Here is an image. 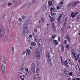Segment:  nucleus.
I'll return each mask as SVG.
<instances>
[{"label":"nucleus","mask_w":80,"mask_h":80,"mask_svg":"<svg viewBox=\"0 0 80 80\" xmlns=\"http://www.w3.org/2000/svg\"><path fill=\"white\" fill-rule=\"evenodd\" d=\"M27 7V6L26 5H24L23 6H22V8H25Z\"/></svg>","instance_id":"36"},{"label":"nucleus","mask_w":80,"mask_h":80,"mask_svg":"<svg viewBox=\"0 0 80 80\" xmlns=\"http://www.w3.org/2000/svg\"><path fill=\"white\" fill-rule=\"evenodd\" d=\"M77 58L78 59V61H79V62H80V56H79V54H78L77 55Z\"/></svg>","instance_id":"18"},{"label":"nucleus","mask_w":80,"mask_h":80,"mask_svg":"<svg viewBox=\"0 0 80 80\" xmlns=\"http://www.w3.org/2000/svg\"><path fill=\"white\" fill-rule=\"evenodd\" d=\"M36 72L37 73H40V69H36Z\"/></svg>","instance_id":"17"},{"label":"nucleus","mask_w":80,"mask_h":80,"mask_svg":"<svg viewBox=\"0 0 80 80\" xmlns=\"http://www.w3.org/2000/svg\"><path fill=\"white\" fill-rule=\"evenodd\" d=\"M46 59L48 63L51 65V58H50V52L48 51H47L46 52Z\"/></svg>","instance_id":"2"},{"label":"nucleus","mask_w":80,"mask_h":80,"mask_svg":"<svg viewBox=\"0 0 80 80\" xmlns=\"http://www.w3.org/2000/svg\"><path fill=\"white\" fill-rule=\"evenodd\" d=\"M65 17V14H61L60 15V16H59L58 17V18H59V19H61V18H64Z\"/></svg>","instance_id":"9"},{"label":"nucleus","mask_w":80,"mask_h":80,"mask_svg":"<svg viewBox=\"0 0 80 80\" xmlns=\"http://www.w3.org/2000/svg\"><path fill=\"white\" fill-rule=\"evenodd\" d=\"M29 37H30V38H32V35H29Z\"/></svg>","instance_id":"44"},{"label":"nucleus","mask_w":80,"mask_h":80,"mask_svg":"<svg viewBox=\"0 0 80 80\" xmlns=\"http://www.w3.org/2000/svg\"><path fill=\"white\" fill-rule=\"evenodd\" d=\"M38 42V43L39 45H41L42 43V39H39Z\"/></svg>","instance_id":"11"},{"label":"nucleus","mask_w":80,"mask_h":80,"mask_svg":"<svg viewBox=\"0 0 80 80\" xmlns=\"http://www.w3.org/2000/svg\"><path fill=\"white\" fill-rule=\"evenodd\" d=\"M78 73H80V71L79 70H78Z\"/></svg>","instance_id":"59"},{"label":"nucleus","mask_w":80,"mask_h":80,"mask_svg":"<svg viewBox=\"0 0 80 80\" xmlns=\"http://www.w3.org/2000/svg\"><path fill=\"white\" fill-rule=\"evenodd\" d=\"M51 15L52 16V17H54L55 15H56V13H53V12H51Z\"/></svg>","instance_id":"22"},{"label":"nucleus","mask_w":80,"mask_h":80,"mask_svg":"<svg viewBox=\"0 0 80 80\" xmlns=\"http://www.w3.org/2000/svg\"><path fill=\"white\" fill-rule=\"evenodd\" d=\"M58 41H60V38L59 37V38H58Z\"/></svg>","instance_id":"58"},{"label":"nucleus","mask_w":80,"mask_h":80,"mask_svg":"<svg viewBox=\"0 0 80 80\" xmlns=\"http://www.w3.org/2000/svg\"><path fill=\"white\" fill-rule=\"evenodd\" d=\"M78 12H76L75 13V15H78Z\"/></svg>","instance_id":"54"},{"label":"nucleus","mask_w":80,"mask_h":80,"mask_svg":"<svg viewBox=\"0 0 80 80\" xmlns=\"http://www.w3.org/2000/svg\"><path fill=\"white\" fill-rule=\"evenodd\" d=\"M68 43L67 41V40H65L64 41V44L65 45H67Z\"/></svg>","instance_id":"26"},{"label":"nucleus","mask_w":80,"mask_h":80,"mask_svg":"<svg viewBox=\"0 0 80 80\" xmlns=\"http://www.w3.org/2000/svg\"><path fill=\"white\" fill-rule=\"evenodd\" d=\"M26 53V51H23L22 53V55H25Z\"/></svg>","instance_id":"29"},{"label":"nucleus","mask_w":80,"mask_h":80,"mask_svg":"<svg viewBox=\"0 0 80 80\" xmlns=\"http://www.w3.org/2000/svg\"><path fill=\"white\" fill-rule=\"evenodd\" d=\"M66 48L68 49V50H69V46H68V45H67L66 46Z\"/></svg>","instance_id":"30"},{"label":"nucleus","mask_w":80,"mask_h":80,"mask_svg":"<svg viewBox=\"0 0 80 80\" xmlns=\"http://www.w3.org/2000/svg\"><path fill=\"white\" fill-rule=\"evenodd\" d=\"M55 37H56V36L55 35H53L52 37L51 38V41H52V40H53V39H54V38H55Z\"/></svg>","instance_id":"20"},{"label":"nucleus","mask_w":80,"mask_h":80,"mask_svg":"<svg viewBox=\"0 0 80 80\" xmlns=\"http://www.w3.org/2000/svg\"><path fill=\"white\" fill-rule=\"evenodd\" d=\"M76 80H80V79L79 78H76Z\"/></svg>","instance_id":"56"},{"label":"nucleus","mask_w":80,"mask_h":80,"mask_svg":"<svg viewBox=\"0 0 80 80\" xmlns=\"http://www.w3.org/2000/svg\"><path fill=\"white\" fill-rule=\"evenodd\" d=\"M75 60L77 61V58H75Z\"/></svg>","instance_id":"62"},{"label":"nucleus","mask_w":80,"mask_h":80,"mask_svg":"<svg viewBox=\"0 0 80 80\" xmlns=\"http://www.w3.org/2000/svg\"><path fill=\"white\" fill-rule=\"evenodd\" d=\"M76 15L75 14H74V15H72L71 16V18H74V17H75V16Z\"/></svg>","instance_id":"37"},{"label":"nucleus","mask_w":80,"mask_h":80,"mask_svg":"<svg viewBox=\"0 0 80 80\" xmlns=\"http://www.w3.org/2000/svg\"><path fill=\"white\" fill-rule=\"evenodd\" d=\"M73 14H74V12H72L71 16L73 15Z\"/></svg>","instance_id":"52"},{"label":"nucleus","mask_w":80,"mask_h":80,"mask_svg":"<svg viewBox=\"0 0 80 80\" xmlns=\"http://www.w3.org/2000/svg\"><path fill=\"white\" fill-rule=\"evenodd\" d=\"M48 3L49 6H52V1H50Z\"/></svg>","instance_id":"25"},{"label":"nucleus","mask_w":80,"mask_h":80,"mask_svg":"<svg viewBox=\"0 0 80 80\" xmlns=\"http://www.w3.org/2000/svg\"><path fill=\"white\" fill-rule=\"evenodd\" d=\"M34 32H37V29H34Z\"/></svg>","instance_id":"42"},{"label":"nucleus","mask_w":80,"mask_h":80,"mask_svg":"<svg viewBox=\"0 0 80 80\" xmlns=\"http://www.w3.org/2000/svg\"><path fill=\"white\" fill-rule=\"evenodd\" d=\"M54 10V9H53V8H51V9H50L51 12L53 11V10Z\"/></svg>","instance_id":"41"},{"label":"nucleus","mask_w":80,"mask_h":80,"mask_svg":"<svg viewBox=\"0 0 80 80\" xmlns=\"http://www.w3.org/2000/svg\"><path fill=\"white\" fill-rule=\"evenodd\" d=\"M41 22V21H39V23H40V22Z\"/></svg>","instance_id":"64"},{"label":"nucleus","mask_w":80,"mask_h":80,"mask_svg":"<svg viewBox=\"0 0 80 80\" xmlns=\"http://www.w3.org/2000/svg\"><path fill=\"white\" fill-rule=\"evenodd\" d=\"M54 43L55 45H58V41L57 40H55L54 41Z\"/></svg>","instance_id":"24"},{"label":"nucleus","mask_w":80,"mask_h":80,"mask_svg":"<svg viewBox=\"0 0 80 80\" xmlns=\"http://www.w3.org/2000/svg\"><path fill=\"white\" fill-rule=\"evenodd\" d=\"M41 27H42L39 26H37V28H41Z\"/></svg>","instance_id":"53"},{"label":"nucleus","mask_w":80,"mask_h":80,"mask_svg":"<svg viewBox=\"0 0 80 80\" xmlns=\"http://www.w3.org/2000/svg\"><path fill=\"white\" fill-rule=\"evenodd\" d=\"M52 28H56V26H55V23H52Z\"/></svg>","instance_id":"19"},{"label":"nucleus","mask_w":80,"mask_h":80,"mask_svg":"<svg viewBox=\"0 0 80 80\" xmlns=\"http://www.w3.org/2000/svg\"><path fill=\"white\" fill-rule=\"evenodd\" d=\"M68 60L69 62H71V60H70V59H68Z\"/></svg>","instance_id":"63"},{"label":"nucleus","mask_w":80,"mask_h":80,"mask_svg":"<svg viewBox=\"0 0 80 80\" xmlns=\"http://www.w3.org/2000/svg\"><path fill=\"white\" fill-rule=\"evenodd\" d=\"M58 20L59 22V24H61V23H62V21H60V19H59V18H58Z\"/></svg>","instance_id":"28"},{"label":"nucleus","mask_w":80,"mask_h":80,"mask_svg":"<svg viewBox=\"0 0 80 80\" xmlns=\"http://www.w3.org/2000/svg\"><path fill=\"white\" fill-rule=\"evenodd\" d=\"M5 34V31L3 29H0V42H2V37Z\"/></svg>","instance_id":"6"},{"label":"nucleus","mask_w":80,"mask_h":80,"mask_svg":"<svg viewBox=\"0 0 80 80\" xmlns=\"http://www.w3.org/2000/svg\"><path fill=\"white\" fill-rule=\"evenodd\" d=\"M20 71L22 72H24V70H23V68H21L20 69Z\"/></svg>","instance_id":"34"},{"label":"nucleus","mask_w":80,"mask_h":80,"mask_svg":"<svg viewBox=\"0 0 80 80\" xmlns=\"http://www.w3.org/2000/svg\"><path fill=\"white\" fill-rule=\"evenodd\" d=\"M69 75H73V73H72V72H71L69 74Z\"/></svg>","instance_id":"46"},{"label":"nucleus","mask_w":80,"mask_h":80,"mask_svg":"<svg viewBox=\"0 0 80 80\" xmlns=\"http://www.w3.org/2000/svg\"><path fill=\"white\" fill-rule=\"evenodd\" d=\"M18 20L19 22H22V20L21 18H19L18 19Z\"/></svg>","instance_id":"45"},{"label":"nucleus","mask_w":80,"mask_h":80,"mask_svg":"<svg viewBox=\"0 0 80 80\" xmlns=\"http://www.w3.org/2000/svg\"><path fill=\"white\" fill-rule=\"evenodd\" d=\"M7 30L8 33H10V31L9 30V29H8V28H7Z\"/></svg>","instance_id":"40"},{"label":"nucleus","mask_w":80,"mask_h":80,"mask_svg":"<svg viewBox=\"0 0 80 80\" xmlns=\"http://www.w3.org/2000/svg\"><path fill=\"white\" fill-rule=\"evenodd\" d=\"M37 38H38V36H35V37L34 38V41L36 42H37Z\"/></svg>","instance_id":"27"},{"label":"nucleus","mask_w":80,"mask_h":80,"mask_svg":"<svg viewBox=\"0 0 80 80\" xmlns=\"http://www.w3.org/2000/svg\"><path fill=\"white\" fill-rule=\"evenodd\" d=\"M30 38H27V41L28 42H30Z\"/></svg>","instance_id":"39"},{"label":"nucleus","mask_w":80,"mask_h":80,"mask_svg":"<svg viewBox=\"0 0 80 80\" xmlns=\"http://www.w3.org/2000/svg\"><path fill=\"white\" fill-rule=\"evenodd\" d=\"M1 68L2 72L4 73V72H5V65H2Z\"/></svg>","instance_id":"10"},{"label":"nucleus","mask_w":80,"mask_h":80,"mask_svg":"<svg viewBox=\"0 0 80 80\" xmlns=\"http://www.w3.org/2000/svg\"><path fill=\"white\" fill-rule=\"evenodd\" d=\"M21 79H22L21 80H24L23 78H21Z\"/></svg>","instance_id":"60"},{"label":"nucleus","mask_w":80,"mask_h":80,"mask_svg":"<svg viewBox=\"0 0 80 80\" xmlns=\"http://www.w3.org/2000/svg\"><path fill=\"white\" fill-rule=\"evenodd\" d=\"M62 49H61V50L62 51V52H64V47L63 46H62Z\"/></svg>","instance_id":"31"},{"label":"nucleus","mask_w":80,"mask_h":80,"mask_svg":"<svg viewBox=\"0 0 80 80\" xmlns=\"http://www.w3.org/2000/svg\"><path fill=\"white\" fill-rule=\"evenodd\" d=\"M80 3V2L79 1H77L75 2L72 1L68 5V6L67 7V8L69 7L72 5V4H73V3L74 4L72 5V7H75V6L77 5V4H78V3Z\"/></svg>","instance_id":"5"},{"label":"nucleus","mask_w":80,"mask_h":80,"mask_svg":"<svg viewBox=\"0 0 80 80\" xmlns=\"http://www.w3.org/2000/svg\"><path fill=\"white\" fill-rule=\"evenodd\" d=\"M30 22V20L28 19L25 22L22 31V34L23 36H25V35L27 33V31L28 30V27L27 26L28 25H30L31 23Z\"/></svg>","instance_id":"1"},{"label":"nucleus","mask_w":80,"mask_h":80,"mask_svg":"<svg viewBox=\"0 0 80 80\" xmlns=\"http://www.w3.org/2000/svg\"><path fill=\"white\" fill-rule=\"evenodd\" d=\"M41 19L42 20V23H43V22L44 21V19H43V18H42Z\"/></svg>","instance_id":"38"},{"label":"nucleus","mask_w":80,"mask_h":80,"mask_svg":"<svg viewBox=\"0 0 80 80\" xmlns=\"http://www.w3.org/2000/svg\"><path fill=\"white\" fill-rule=\"evenodd\" d=\"M22 19H23V20H24V19H25V16H24V15L22 16Z\"/></svg>","instance_id":"35"},{"label":"nucleus","mask_w":80,"mask_h":80,"mask_svg":"<svg viewBox=\"0 0 80 80\" xmlns=\"http://www.w3.org/2000/svg\"><path fill=\"white\" fill-rule=\"evenodd\" d=\"M60 4H62V5H63V2H61Z\"/></svg>","instance_id":"57"},{"label":"nucleus","mask_w":80,"mask_h":80,"mask_svg":"<svg viewBox=\"0 0 80 80\" xmlns=\"http://www.w3.org/2000/svg\"><path fill=\"white\" fill-rule=\"evenodd\" d=\"M31 45L32 46H35L36 45V43H35L34 42H32L31 43Z\"/></svg>","instance_id":"23"},{"label":"nucleus","mask_w":80,"mask_h":80,"mask_svg":"<svg viewBox=\"0 0 80 80\" xmlns=\"http://www.w3.org/2000/svg\"><path fill=\"white\" fill-rule=\"evenodd\" d=\"M5 65V59L3 58L2 60V65Z\"/></svg>","instance_id":"12"},{"label":"nucleus","mask_w":80,"mask_h":80,"mask_svg":"<svg viewBox=\"0 0 80 80\" xmlns=\"http://www.w3.org/2000/svg\"><path fill=\"white\" fill-rule=\"evenodd\" d=\"M25 69L26 71H27V72H28V73H29V72H28V68H25Z\"/></svg>","instance_id":"32"},{"label":"nucleus","mask_w":80,"mask_h":80,"mask_svg":"<svg viewBox=\"0 0 80 80\" xmlns=\"http://www.w3.org/2000/svg\"><path fill=\"white\" fill-rule=\"evenodd\" d=\"M60 58L61 59V61L62 63H63L64 64L65 66V67H67L68 68H69V66L68 65V62H67V60H66L65 62L63 60L62 57H60Z\"/></svg>","instance_id":"3"},{"label":"nucleus","mask_w":80,"mask_h":80,"mask_svg":"<svg viewBox=\"0 0 80 80\" xmlns=\"http://www.w3.org/2000/svg\"><path fill=\"white\" fill-rule=\"evenodd\" d=\"M15 49V48H12V51H14V49Z\"/></svg>","instance_id":"55"},{"label":"nucleus","mask_w":80,"mask_h":80,"mask_svg":"<svg viewBox=\"0 0 80 80\" xmlns=\"http://www.w3.org/2000/svg\"><path fill=\"white\" fill-rule=\"evenodd\" d=\"M69 38V36H68V35L67 36V38Z\"/></svg>","instance_id":"61"},{"label":"nucleus","mask_w":80,"mask_h":80,"mask_svg":"<svg viewBox=\"0 0 80 80\" xmlns=\"http://www.w3.org/2000/svg\"><path fill=\"white\" fill-rule=\"evenodd\" d=\"M71 28V27L70 26H69L67 28V30H68V28Z\"/></svg>","instance_id":"47"},{"label":"nucleus","mask_w":80,"mask_h":80,"mask_svg":"<svg viewBox=\"0 0 80 80\" xmlns=\"http://www.w3.org/2000/svg\"><path fill=\"white\" fill-rule=\"evenodd\" d=\"M70 72L69 71H68L67 70H65L64 72V73L65 74H66V75H69V73Z\"/></svg>","instance_id":"16"},{"label":"nucleus","mask_w":80,"mask_h":80,"mask_svg":"<svg viewBox=\"0 0 80 80\" xmlns=\"http://www.w3.org/2000/svg\"><path fill=\"white\" fill-rule=\"evenodd\" d=\"M71 53L73 55H75V53L73 52H72Z\"/></svg>","instance_id":"50"},{"label":"nucleus","mask_w":80,"mask_h":80,"mask_svg":"<svg viewBox=\"0 0 80 80\" xmlns=\"http://www.w3.org/2000/svg\"><path fill=\"white\" fill-rule=\"evenodd\" d=\"M31 68L32 71H35V65L33 63H32L31 64Z\"/></svg>","instance_id":"7"},{"label":"nucleus","mask_w":80,"mask_h":80,"mask_svg":"<svg viewBox=\"0 0 80 80\" xmlns=\"http://www.w3.org/2000/svg\"><path fill=\"white\" fill-rule=\"evenodd\" d=\"M50 20L51 22H53L54 20H55V19H53V18H52V17H51L50 18Z\"/></svg>","instance_id":"21"},{"label":"nucleus","mask_w":80,"mask_h":80,"mask_svg":"<svg viewBox=\"0 0 80 80\" xmlns=\"http://www.w3.org/2000/svg\"><path fill=\"white\" fill-rule=\"evenodd\" d=\"M8 6H10V5H12V3H8Z\"/></svg>","instance_id":"48"},{"label":"nucleus","mask_w":80,"mask_h":80,"mask_svg":"<svg viewBox=\"0 0 80 80\" xmlns=\"http://www.w3.org/2000/svg\"><path fill=\"white\" fill-rule=\"evenodd\" d=\"M47 8V6H46V5H44L42 9V10H45Z\"/></svg>","instance_id":"15"},{"label":"nucleus","mask_w":80,"mask_h":80,"mask_svg":"<svg viewBox=\"0 0 80 80\" xmlns=\"http://www.w3.org/2000/svg\"><path fill=\"white\" fill-rule=\"evenodd\" d=\"M8 39V36H5L4 38V41L5 43L7 42Z\"/></svg>","instance_id":"8"},{"label":"nucleus","mask_w":80,"mask_h":80,"mask_svg":"<svg viewBox=\"0 0 80 80\" xmlns=\"http://www.w3.org/2000/svg\"><path fill=\"white\" fill-rule=\"evenodd\" d=\"M30 5H31V4L30 3H28L27 4V7H29Z\"/></svg>","instance_id":"33"},{"label":"nucleus","mask_w":80,"mask_h":80,"mask_svg":"<svg viewBox=\"0 0 80 80\" xmlns=\"http://www.w3.org/2000/svg\"><path fill=\"white\" fill-rule=\"evenodd\" d=\"M60 7L59 6H58L57 7V10H58V9H60Z\"/></svg>","instance_id":"43"},{"label":"nucleus","mask_w":80,"mask_h":80,"mask_svg":"<svg viewBox=\"0 0 80 80\" xmlns=\"http://www.w3.org/2000/svg\"><path fill=\"white\" fill-rule=\"evenodd\" d=\"M37 0H32V2H37Z\"/></svg>","instance_id":"49"},{"label":"nucleus","mask_w":80,"mask_h":80,"mask_svg":"<svg viewBox=\"0 0 80 80\" xmlns=\"http://www.w3.org/2000/svg\"><path fill=\"white\" fill-rule=\"evenodd\" d=\"M35 53L36 55V57L38 60L40 59V51L38 49H36L35 50Z\"/></svg>","instance_id":"4"},{"label":"nucleus","mask_w":80,"mask_h":80,"mask_svg":"<svg viewBox=\"0 0 80 80\" xmlns=\"http://www.w3.org/2000/svg\"><path fill=\"white\" fill-rule=\"evenodd\" d=\"M38 78H40V77H39L38 74H37L36 75H35L34 77V78L35 79H39Z\"/></svg>","instance_id":"14"},{"label":"nucleus","mask_w":80,"mask_h":80,"mask_svg":"<svg viewBox=\"0 0 80 80\" xmlns=\"http://www.w3.org/2000/svg\"><path fill=\"white\" fill-rule=\"evenodd\" d=\"M26 55H30V51L29 50H28L26 51Z\"/></svg>","instance_id":"13"},{"label":"nucleus","mask_w":80,"mask_h":80,"mask_svg":"<svg viewBox=\"0 0 80 80\" xmlns=\"http://www.w3.org/2000/svg\"><path fill=\"white\" fill-rule=\"evenodd\" d=\"M67 40H68V41H70V38H67Z\"/></svg>","instance_id":"51"}]
</instances>
